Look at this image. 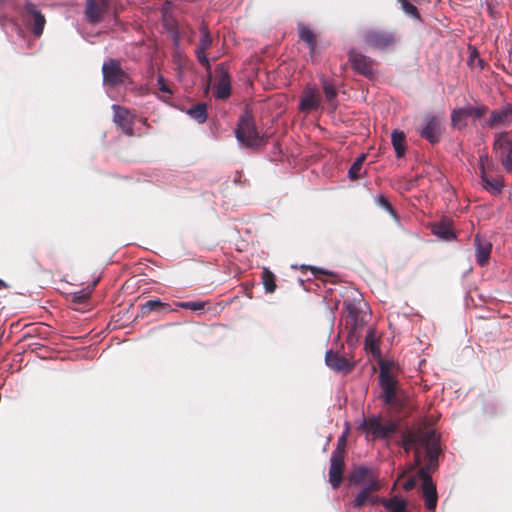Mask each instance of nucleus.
<instances>
[{
  "mask_svg": "<svg viewBox=\"0 0 512 512\" xmlns=\"http://www.w3.org/2000/svg\"><path fill=\"white\" fill-rule=\"evenodd\" d=\"M325 363L336 372L348 373L353 369V364L345 356L333 350L326 352Z\"/></svg>",
  "mask_w": 512,
  "mask_h": 512,
  "instance_id": "a211bd4d",
  "label": "nucleus"
},
{
  "mask_svg": "<svg viewBox=\"0 0 512 512\" xmlns=\"http://www.w3.org/2000/svg\"><path fill=\"white\" fill-rule=\"evenodd\" d=\"M421 137L431 144L438 143L441 137V125L437 117L426 115L423 119L422 128L419 131Z\"/></svg>",
  "mask_w": 512,
  "mask_h": 512,
  "instance_id": "ddd939ff",
  "label": "nucleus"
},
{
  "mask_svg": "<svg viewBox=\"0 0 512 512\" xmlns=\"http://www.w3.org/2000/svg\"><path fill=\"white\" fill-rule=\"evenodd\" d=\"M323 90L328 101H331L336 97L335 86L327 80H323Z\"/></svg>",
  "mask_w": 512,
  "mask_h": 512,
  "instance_id": "4c0bfd02",
  "label": "nucleus"
},
{
  "mask_svg": "<svg viewBox=\"0 0 512 512\" xmlns=\"http://www.w3.org/2000/svg\"><path fill=\"white\" fill-rule=\"evenodd\" d=\"M359 427L364 429L367 436L381 439L387 438L396 430V426L393 423L388 422L384 424L378 416H372L368 419L363 418Z\"/></svg>",
  "mask_w": 512,
  "mask_h": 512,
  "instance_id": "0eeeda50",
  "label": "nucleus"
},
{
  "mask_svg": "<svg viewBox=\"0 0 512 512\" xmlns=\"http://www.w3.org/2000/svg\"><path fill=\"white\" fill-rule=\"evenodd\" d=\"M433 232L445 240H450L454 237V233L445 225L435 226Z\"/></svg>",
  "mask_w": 512,
  "mask_h": 512,
  "instance_id": "e433bc0d",
  "label": "nucleus"
},
{
  "mask_svg": "<svg viewBox=\"0 0 512 512\" xmlns=\"http://www.w3.org/2000/svg\"><path fill=\"white\" fill-rule=\"evenodd\" d=\"M375 202L380 207L385 209L395 220H398V215H397L396 211L394 210V208L392 207V205L390 204V202L384 195H377L375 197Z\"/></svg>",
  "mask_w": 512,
  "mask_h": 512,
  "instance_id": "72a5a7b5",
  "label": "nucleus"
},
{
  "mask_svg": "<svg viewBox=\"0 0 512 512\" xmlns=\"http://www.w3.org/2000/svg\"><path fill=\"white\" fill-rule=\"evenodd\" d=\"M406 452H414V461L420 465L424 459L428 464L419 469L417 477L422 480V493L428 510H434L437 505L436 486L430 477V471L436 467L440 453L439 437L432 429H413L408 431L402 440Z\"/></svg>",
  "mask_w": 512,
  "mask_h": 512,
  "instance_id": "f257e3e1",
  "label": "nucleus"
},
{
  "mask_svg": "<svg viewBox=\"0 0 512 512\" xmlns=\"http://www.w3.org/2000/svg\"><path fill=\"white\" fill-rule=\"evenodd\" d=\"M367 306L363 302L361 295L352 300L346 299L343 303V314L346 318V325L350 326V335H352L359 327L366 322V314L364 308Z\"/></svg>",
  "mask_w": 512,
  "mask_h": 512,
  "instance_id": "7ed1b4c3",
  "label": "nucleus"
},
{
  "mask_svg": "<svg viewBox=\"0 0 512 512\" xmlns=\"http://www.w3.org/2000/svg\"><path fill=\"white\" fill-rule=\"evenodd\" d=\"M187 114L198 123H204L207 120V106L205 103H198L188 109Z\"/></svg>",
  "mask_w": 512,
  "mask_h": 512,
  "instance_id": "bb28decb",
  "label": "nucleus"
},
{
  "mask_svg": "<svg viewBox=\"0 0 512 512\" xmlns=\"http://www.w3.org/2000/svg\"><path fill=\"white\" fill-rule=\"evenodd\" d=\"M92 289L90 287H87L85 289L76 291L71 294L72 302L78 303V304H84L87 302V300L91 296Z\"/></svg>",
  "mask_w": 512,
  "mask_h": 512,
  "instance_id": "473e14b6",
  "label": "nucleus"
},
{
  "mask_svg": "<svg viewBox=\"0 0 512 512\" xmlns=\"http://www.w3.org/2000/svg\"><path fill=\"white\" fill-rule=\"evenodd\" d=\"M380 489H372L370 487H362L360 492L355 496L353 500V506L357 509L363 507L368 504L369 494L370 492H377Z\"/></svg>",
  "mask_w": 512,
  "mask_h": 512,
  "instance_id": "c85d7f7f",
  "label": "nucleus"
},
{
  "mask_svg": "<svg viewBox=\"0 0 512 512\" xmlns=\"http://www.w3.org/2000/svg\"><path fill=\"white\" fill-rule=\"evenodd\" d=\"M262 281L264 285V289L268 293H272L276 289L275 279L273 273L267 269L263 268L262 271Z\"/></svg>",
  "mask_w": 512,
  "mask_h": 512,
  "instance_id": "7c9ffc66",
  "label": "nucleus"
},
{
  "mask_svg": "<svg viewBox=\"0 0 512 512\" xmlns=\"http://www.w3.org/2000/svg\"><path fill=\"white\" fill-rule=\"evenodd\" d=\"M235 136L238 142L247 147H258L263 142L262 137L256 129L254 119L248 112L239 119Z\"/></svg>",
  "mask_w": 512,
  "mask_h": 512,
  "instance_id": "f03ea898",
  "label": "nucleus"
},
{
  "mask_svg": "<svg viewBox=\"0 0 512 512\" xmlns=\"http://www.w3.org/2000/svg\"><path fill=\"white\" fill-rule=\"evenodd\" d=\"M115 124L128 136L133 135V114L124 107L117 104L112 106Z\"/></svg>",
  "mask_w": 512,
  "mask_h": 512,
  "instance_id": "dca6fc26",
  "label": "nucleus"
},
{
  "mask_svg": "<svg viewBox=\"0 0 512 512\" xmlns=\"http://www.w3.org/2000/svg\"><path fill=\"white\" fill-rule=\"evenodd\" d=\"M365 158H366L365 154H361L356 158V160L354 161V163L351 165V167L348 170L349 179L356 180V179L360 178V176H361L360 172H361V168H362Z\"/></svg>",
  "mask_w": 512,
  "mask_h": 512,
  "instance_id": "c756f323",
  "label": "nucleus"
},
{
  "mask_svg": "<svg viewBox=\"0 0 512 512\" xmlns=\"http://www.w3.org/2000/svg\"><path fill=\"white\" fill-rule=\"evenodd\" d=\"M217 83L215 97L217 99H227L231 94V79L226 64L220 63L216 67Z\"/></svg>",
  "mask_w": 512,
  "mask_h": 512,
  "instance_id": "9b49d317",
  "label": "nucleus"
},
{
  "mask_svg": "<svg viewBox=\"0 0 512 512\" xmlns=\"http://www.w3.org/2000/svg\"><path fill=\"white\" fill-rule=\"evenodd\" d=\"M398 1L401 3L402 10L406 15H408L414 19L420 18V15H419L418 10L415 5L410 3L408 0H398Z\"/></svg>",
  "mask_w": 512,
  "mask_h": 512,
  "instance_id": "f704fd0d",
  "label": "nucleus"
},
{
  "mask_svg": "<svg viewBox=\"0 0 512 512\" xmlns=\"http://www.w3.org/2000/svg\"><path fill=\"white\" fill-rule=\"evenodd\" d=\"M349 61L357 73L369 78L373 76V61L369 57L356 51H350Z\"/></svg>",
  "mask_w": 512,
  "mask_h": 512,
  "instance_id": "f3484780",
  "label": "nucleus"
},
{
  "mask_svg": "<svg viewBox=\"0 0 512 512\" xmlns=\"http://www.w3.org/2000/svg\"><path fill=\"white\" fill-rule=\"evenodd\" d=\"M379 385L381 388L380 399L385 404L395 403L398 391V382L388 370L381 368L379 373Z\"/></svg>",
  "mask_w": 512,
  "mask_h": 512,
  "instance_id": "9d476101",
  "label": "nucleus"
},
{
  "mask_svg": "<svg viewBox=\"0 0 512 512\" xmlns=\"http://www.w3.org/2000/svg\"><path fill=\"white\" fill-rule=\"evenodd\" d=\"M474 245L476 262L483 267L489 262L492 244L486 238L477 234L475 237Z\"/></svg>",
  "mask_w": 512,
  "mask_h": 512,
  "instance_id": "aec40b11",
  "label": "nucleus"
},
{
  "mask_svg": "<svg viewBox=\"0 0 512 512\" xmlns=\"http://www.w3.org/2000/svg\"><path fill=\"white\" fill-rule=\"evenodd\" d=\"M103 83L114 87L121 85L128 79V74L121 68L120 62L110 58L102 65Z\"/></svg>",
  "mask_w": 512,
  "mask_h": 512,
  "instance_id": "6e6552de",
  "label": "nucleus"
},
{
  "mask_svg": "<svg viewBox=\"0 0 512 512\" xmlns=\"http://www.w3.org/2000/svg\"><path fill=\"white\" fill-rule=\"evenodd\" d=\"M173 3L166 1L161 8L162 20L165 28L170 32L173 44L176 48L180 45V33L175 19L172 17Z\"/></svg>",
  "mask_w": 512,
  "mask_h": 512,
  "instance_id": "4468645a",
  "label": "nucleus"
},
{
  "mask_svg": "<svg viewBox=\"0 0 512 512\" xmlns=\"http://www.w3.org/2000/svg\"><path fill=\"white\" fill-rule=\"evenodd\" d=\"M157 85H158L160 91L167 93V94H172V91L165 83V79H164L163 75H158Z\"/></svg>",
  "mask_w": 512,
  "mask_h": 512,
  "instance_id": "a19ab883",
  "label": "nucleus"
},
{
  "mask_svg": "<svg viewBox=\"0 0 512 512\" xmlns=\"http://www.w3.org/2000/svg\"><path fill=\"white\" fill-rule=\"evenodd\" d=\"M24 19L27 23L33 21L32 32L34 36L40 37L43 33L46 20L35 4L31 2L26 3Z\"/></svg>",
  "mask_w": 512,
  "mask_h": 512,
  "instance_id": "2eb2a0df",
  "label": "nucleus"
},
{
  "mask_svg": "<svg viewBox=\"0 0 512 512\" xmlns=\"http://www.w3.org/2000/svg\"><path fill=\"white\" fill-rule=\"evenodd\" d=\"M195 54H196V57H197V60L198 62L205 66V68L207 69V72H208V77L209 79H211L212 77V73H211V64H210V61L206 55V51L205 50H201V49H196L195 50Z\"/></svg>",
  "mask_w": 512,
  "mask_h": 512,
  "instance_id": "c9c22d12",
  "label": "nucleus"
},
{
  "mask_svg": "<svg viewBox=\"0 0 512 512\" xmlns=\"http://www.w3.org/2000/svg\"><path fill=\"white\" fill-rule=\"evenodd\" d=\"M512 108H509V110H511Z\"/></svg>",
  "mask_w": 512,
  "mask_h": 512,
  "instance_id": "de8ad7c7",
  "label": "nucleus"
},
{
  "mask_svg": "<svg viewBox=\"0 0 512 512\" xmlns=\"http://www.w3.org/2000/svg\"><path fill=\"white\" fill-rule=\"evenodd\" d=\"M406 137L404 132L399 130H393L391 134V142L393 145V148L395 150V155L398 158H401L405 154L406 150Z\"/></svg>",
  "mask_w": 512,
  "mask_h": 512,
  "instance_id": "b1692460",
  "label": "nucleus"
},
{
  "mask_svg": "<svg viewBox=\"0 0 512 512\" xmlns=\"http://www.w3.org/2000/svg\"><path fill=\"white\" fill-rule=\"evenodd\" d=\"M178 307L190 309L193 311L201 310L204 308L205 303L200 301H190V302H179L177 304Z\"/></svg>",
  "mask_w": 512,
  "mask_h": 512,
  "instance_id": "58836bf2",
  "label": "nucleus"
},
{
  "mask_svg": "<svg viewBox=\"0 0 512 512\" xmlns=\"http://www.w3.org/2000/svg\"><path fill=\"white\" fill-rule=\"evenodd\" d=\"M366 46L376 50H386L394 46L396 35L392 31L381 29H368L363 33Z\"/></svg>",
  "mask_w": 512,
  "mask_h": 512,
  "instance_id": "423d86ee",
  "label": "nucleus"
},
{
  "mask_svg": "<svg viewBox=\"0 0 512 512\" xmlns=\"http://www.w3.org/2000/svg\"><path fill=\"white\" fill-rule=\"evenodd\" d=\"M385 500H386V498H381V497L375 495L374 492H370L368 504H370V505L381 504L382 505V501H385Z\"/></svg>",
  "mask_w": 512,
  "mask_h": 512,
  "instance_id": "79ce46f5",
  "label": "nucleus"
},
{
  "mask_svg": "<svg viewBox=\"0 0 512 512\" xmlns=\"http://www.w3.org/2000/svg\"><path fill=\"white\" fill-rule=\"evenodd\" d=\"M105 8L99 6L95 0H86L85 17L88 22L95 24L99 23L104 15Z\"/></svg>",
  "mask_w": 512,
  "mask_h": 512,
  "instance_id": "4be33fe9",
  "label": "nucleus"
},
{
  "mask_svg": "<svg viewBox=\"0 0 512 512\" xmlns=\"http://www.w3.org/2000/svg\"><path fill=\"white\" fill-rule=\"evenodd\" d=\"M416 482H417L416 479L413 477L408 479L403 485L404 490L409 491V490L413 489L416 485Z\"/></svg>",
  "mask_w": 512,
  "mask_h": 512,
  "instance_id": "c03bdc74",
  "label": "nucleus"
},
{
  "mask_svg": "<svg viewBox=\"0 0 512 512\" xmlns=\"http://www.w3.org/2000/svg\"><path fill=\"white\" fill-rule=\"evenodd\" d=\"M510 114H512V110H509V107H504L500 110H493L485 122V126L494 128L497 125L503 123Z\"/></svg>",
  "mask_w": 512,
  "mask_h": 512,
  "instance_id": "393cba45",
  "label": "nucleus"
},
{
  "mask_svg": "<svg viewBox=\"0 0 512 512\" xmlns=\"http://www.w3.org/2000/svg\"><path fill=\"white\" fill-rule=\"evenodd\" d=\"M344 457L343 452L335 450L330 458L329 482L332 488L336 489L343 480Z\"/></svg>",
  "mask_w": 512,
  "mask_h": 512,
  "instance_id": "f8f14e48",
  "label": "nucleus"
},
{
  "mask_svg": "<svg viewBox=\"0 0 512 512\" xmlns=\"http://www.w3.org/2000/svg\"><path fill=\"white\" fill-rule=\"evenodd\" d=\"M350 483L354 486L370 487L372 489H380L381 483L378 474L367 466H359L355 468L350 476Z\"/></svg>",
  "mask_w": 512,
  "mask_h": 512,
  "instance_id": "1a4fd4ad",
  "label": "nucleus"
},
{
  "mask_svg": "<svg viewBox=\"0 0 512 512\" xmlns=\"http://www.w3.org/2000/svg\"><path fill=\"white\" fill-rule=\"evenodd\" d=\"M300 39L308 44L313 51L316 46V37L314 33L307 27H301L299 30Z\"/></svg>",
  "mask_w": 512,
  "mask_h": 512,
  "instance_id": "2f4dec72",
  "label": "nucleus"
},
{
  "mask_svg": "<svg viewBox=\"0 0 512 512\" xmlns=\"http://www.w3.org/2000/svg\"><path fill=\"white\" fill-rule=\"evenodd\" d=\"M320 105V99L318 97V90L315 86L307 85L303 90L299 110L301 112L309 113L316 110Z\"/></svg>",
  "mask_w": 512,
  "mask_h": 512,
  "instance_id": "6ab92c4d",
  "label": "nucleus"
},
{
  "mask_svg": "<svg viewBox=\"0 0 512 512\" xmlns=\"http://www.w3.org/2000/svg\"><path fill=\"white\" fill-rule=\"evenodd\" d=\"M487 111L488 107L484 104H477L476 106L466 104L464 106L454 108L451 112V124L453 127L460 129L467 125L466 119H480L487 113Z\"/></svg>",
  "mask_w": 512,
  "mask_h": 512,
  "instance_id": "39448f33",
  "label": "nucleus"
},
{
  "mask_svg": "<svg viewBox=\"0 0 512 512\" xmlns=\"http://www.w3.org/2000/svg\"><path fill=\"white\" fill-rule=\"evenodd\" d=\"M103 5H106V2H105V1L103 2Z\"/></svg>",
  "mask_w": 512,
  "mask_h": 512,
  "instance_id": "49530a36",
  "label": "nucleus"
},
{
  "mask_svg": "<svg viewBox=\"0 0 512 512\" xmlns=\"http://www.w3.org/2000/svg\"><path fill=\"white\" fill-rule=\"evenodd\" d=\"M145 308L148 310V311H153V310H156V309H165V310H169V305L166 304V303H162L160 300H149L146 302L145 304Z\"/></svg>",
  "mask_w": 512,
  "mask_h": 512,
  "instance_id": "ea45409f",
  "label": "nucleus"
},
{
  "mask_svg": "<svg viewBox=\"0 0 512 512\" xmlns=\"http://www.w3.org/2000/svg\"><path fill=\"white\" fill-rule=\"evenodd\" d=\"M348 432H349V426H348V423H346V428H345V430H344V432H343L342 436L339 438V445H338V447H337V449H336V450L341 451V450H340V445H341V444H342V445H345V443H346V436H347Z\"/></svg>",
  "mask_w": 512,
  "mask_h": 512,
  "instance_id": "37998d69",
  "label": "nucleus"
},
{
  "mask_svg": "<svg viewBox=\"0 0 512 512\" xmlns=\"http://www.w3.org/2000/svg\"><path fill=\"white\" fill-rule=\"evenodd\" d=\"M479 170L482 188L494 195L501 193L504 187L503 177L501 175L491 176L495 165L490 162L487 154L479 156Z\"/></svg>",
  "mask_w": 512,
  "mask_h": 512,
  "instance_id": "20e7f679",
  "label": "nucleus"
},
{
  "mask_svg": "<svg viewBox=\"0 0 512 512\" xmlns=\"http://www.w3.org/2000/svg\"><path fill=\"white\" fill-rule=\"evenodd\" d=\"M493 149L499 157L504 153L511 152L512 139L507 132H499L494 135Z\"/></svg>",
  "mask_w": 512,
  "mask_h": 512,
  "instance_id": "412c9836",
  "label": "nucleus"
},
{
  "mask_svg": "<svg viewBox=\"0 0 512 512\" xmlns=\"http://www.w3.org/2000/svg\"><path fill=\"white\" fill-rule=\"evenodd\" d=\"M7 286L8 285L2 279H0V289L7 288Z\"/></svg>",
  "mask_w": 512,
  "mask_h": 512,
  "instance_id": "a18cd8bd",
  "label": "nucleus"
},
{
  "mask_svg": "<svg viewBox=\"0 0 512 512\" xmlns=\"http://www.w3.org/2000/svg\"><path fill=\"white\" fill-rule=\"evenodd\" d=\"M382 505L390 512H408L407 502L403 499H400L398 496H394L392 498L386 499L385 501H382Z\"/></svg>",
  "mask_w": 512,
  "mask_h": 512,
  "instance_id": "a878e982",
  "label": "nucleus"
},
{
  "mask_svg": "<svg viewBox=\"0 0 512 512\" xmlns=\"http://www.w3.org/2000/svg\"><path fill=\"white\" fill-rule=\"evenodd\" d=\"M199 30H200V39H199L198 47L196 49H201V50L206 51L212 45V37L209 33L208 26L204 22L201 24Z\"/></svg>",
  "mask_w": 512,
  "mask_h": 512,
  "instance_id": "cd10ccee",
  "label": "nucleus"
},
{
  "mask_svg": "<svg viewBox=\"0 0 512 512\" xmlns=\"http://www.w3.org/2000/svg\"><path fill=\"white\" fill-rule=\"evenodd\" d=\"M378 342L379 338L376 333V330L373 328H369L365 336V349L376 358H379L381 356Z\"/></svg>",
  "mask_w": 512,
  "mask_h": 512,
  "instance_id": "5701e85b",
  "label": "nucleus"
}]
</instances>
